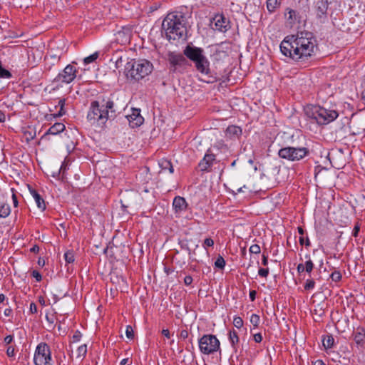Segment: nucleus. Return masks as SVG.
Here are the masks:
<instances>
[{"instance_id":"nucleus-40","label":"nucleus","mask_w":365,"mask_h":365,"mask_svg":"<svg viewBox=\"0 0 365 365\" xmlns=\"http://www.w3.org/2000/svg\"><path fill=\"white\" fill-rule=\"evenodd\" d=\"M258 274L260 276V277H267V275L269 274V269H264V268H260L259 270H258Z\"/></svg>"},{"instance_id":"nucleus-22","label":"nucleus","mask_w":365,"mask_h":365,"mask_svg":"<svg viewBox=\"0 0 365 365\" xmlns=\"http://www.w3.org/2000/svg\"><path fill=\"white\" fill-rule=\"evenodd\" d=\"M11 213V208L9 204L2 202L0 204V217L6 218Z\"/></svg>"},{"instance_id":"nucleus-8","label":"nucleus","mask_w":365,"mask_h":365,"mask_svg":"<svg viewBox=\"0 0 365 365\" xmlns=\"http://www.w3.org/2000/svg\"><path fill=\"white\" fill-rule=\"evenodd\" d=\"M337 4L335 0H318L314 6V14L321 23L328 20L329 16L332 15L333 7Z\"/></svg>"},{"instance_id":"nucleus-38","label":"nucleus","mask_w":365,"mask_h":365,"mask_svg":"<svg viewBox=\"0 0 365 365\" xmlns=\"http://www.w3.org/2000/svg\"><path fill=\"white\" fill-rule=\"evenodd\" d=\"M214 245V240L210 238V237H207L206 239H205L203 243H202V247L207 250V248L208 247H213Z\"/></svg>"},{"instance_id":"nucleus-6","label":"nucleus","mask_w":365,"mask_h":365,"mask_svg":"<svg viewBox=\"0 0 365 365\" xmlns=\"http://www.w3.org/2000/svg\"><path fill=\"white\" fill-rule=\"evenodd\" d=\"M184 55L195 63L196 69L203 74H208L210 71V62L204 54L202 48L187 46L184 50Z\"/></svg>"},{"instance_id":"nucleus-26","label":"nucleus","mask_w":365,"mask_h":365,"mask_svg":"<svg viewBox=\"0 0 365 365\" xmlns=\"http://www.w3.org/2000/svg\"><path fill=\"white\" fill-rule=\"evenodd\" d=\"M87 354V346L86 344H83L78 346L77 349V358L80 359L81 361L86 357Z\"/></svg>"},{"instance_id":"nucleus-1","label":"nucleus","mask_w":365,"mask_h":365,"mask_svg":"<svg viewBox=\"0 0 365 365\" xmlns=\"http://www.w3.org/2000/svg\"><path fill=\"white\" fill-rule=\"evenodd\" d=\"M316 39L312 33L304 31L287 36L281 42V53L295 62H304L314 54Z\"/></svg>"},{"instance_id":"nucleus-16","label":"nucleus","mask_w":365,"mask_h":365,"mask_svg":"<svg viewBox=\"0 0 365 365\" xmlns=\"http://www.w3.org/2000/svg\"><path fill=\"white\" fill-rule=\"evenodd\" d=\"M242 133V128L237 125H229L225 130V136L231 140L238 139Z\"/></svg>"},{"instance_id":"nucleus-64","label":"nucleus","mask_w":365,"mask_h":365,"mask_svg":"<svg viewBox=\"0 0 365 365\" xmlns=\"http://www.w3.org/2000/svg\"><path fill=\"white\" fill-rule=\"evenodd\" d=\"M128 358H126V359H123L120 361V365H125V364L128 363Z\"/></svg>"},{"instance_id":"nucleus-23","label":"nucleus","mask_w":365,"mask_h":365,"mask_svg":"<svg viewBox=\"0 0 365 365\" xmlns=\"http://www.w3.org/2000/svg\"><path fill=\"white\" fill-rule=\"evenodd\" d=\"M65 104H66L65 99H60L58 101V105L56 106V108L59 107L60 110L57 113L52 115L54 118L61 117L62 115H65V113H66V110L64 109Z\"/></svg>"},{"instance_id":"nucleus-48","label":"nucleus","mask_w":365,"mask_h":365,"mask_svg":"<svg viewBox=\"0 0 365 365\" xmlns=\"http://www.w3.org/2000/svg\"><path fill=\"white\" fill-rule=\"evenodd\" d=\"M46 319L49 324H53L54 321H55V317L53 314H51V315L46 314Z\"/></svg>"},{"instance_id":"nucleus-9","label":"nucleus","mask_w":365,"mask_h":365,"mask_svg":"<svg viewBox=\"0 0 365 365\" xmlns=\"http://www.w3.org/2000/svg\"><path fill=\"white\" fill-rule=\"evenodd\" d=\"M199 349L206 355L212 354L220 349V342L216 336L204 334L198 339Z\"/></svg>"},{"instance_id":"nucleus-55","label":"nucleus","mask_w":365,"mask_h":365,"mask_svg":"<svg viewBox=\"0 0 365 365\" xmlns=\"http://www.w3.org/2000/svg\"><path fill=\"white\" fill-rule=\"evenodd\" d=\"M180 337H181V338H182V339H187V336H188V332H187V331H186V330H182V331H180Z\"/></svg>"},{"instance_id":"nucleus-17","label":"nucleus","mask_w":365,"mask_h":365,"mask_svg":"<svg viewBox=\"0 0 365 365\" xmlns=\"http://www.w3.org/2000/svg\"><path fill=\"white\" fill-rule=\"evenodd\" d=\"M214 20L215 21V28L219 31L225 32L229 29V21L222 15L216 16Z\"/></svg>"},{"instance_id":"nucleus-18","label":"nucleus","mask_w":365,"mask_h":365,"mask_svg":"<svg viewBox=\"0 0 365 365\" xmlns=\"http://www.w3.org/2000/svg\"><path fill=\"white\" fill-rule=\"evenodd\" d=\"M187 204L185 199L180 196H176L173 202V207L175 213H181L185 211Z\"/></svg>"},{"instance_id":"nucleus-43","label":"nucleus","mask_w":365,"mask_h":365,"mask_svg":"<svg viewBox=\"0 0 365 365\" xmlns=\"http://www.w3.org/2000/svg\"><path fill=\"white\" fill-rule=\"evenodd\" d=\"M299 244L301 245H303L304 244H305V245L307 246V247L310 246V241H309L308 237H307V240H306V242H305V240L304 239V237L303 236H300L299 239Z\"/></svg>"},{"instance_id":"nucleus-39","label":"nucleus","mask_w":365,"mask_h":365,"mask_svg":"<svg viewBox=\"0 0 365 365\" xmlns=\"http://www.w3.org/2000/svg\"><path fill=\"white\" fill-rule=\"evenodd\" d=\"M249 250L252 254H259L261 252L260 247L257 244L251 245Z\"/></svg>"},{"instance_id":"nucleus-5","label":"nucleus","mask_w":365,"mask_h":365,"mask_svg":"<svg viewBox=\"0 0 365 365\" xmlns=\"http://www.w3.org/2000/svg\"><path fill=\"white\" fill-rule=\"evenodd\" d=\"M305 112L308 117L314 119L319 125L329 124L339 116L336 109L317 105L308 106Z\"/></svg>"},{"instance_id":"nucleus-45","label":"nucleus","mask_w":365,"mask_h":365,"mask_svg":"<svg viewBox=\"0 0 365 365\" xmlns=\"http://www.w3.org/2000/svg\"><path fill=\"white\" fill-rule=\"evenodd\" d=\"M193 279L190 275H187L184 278V284L189 286L192 283Z\"/></svg>"},{"instance_id":"nucleus-25","label":"nucleus","mask_w":365,"mask_h":365,"mask_svg":"<svg viewBox=\"0 0 365 365\" xmlns=\"http://www.w3.org/2000/svg\"><path fill=\"white\" fill-rule=\"evenodd\" d=\"M280 5V0H267V8L269 11L273 12Z\"/></svg>"},{"instance_id":"nucleus-32","label":"nucleus","mask_w":365,"mask_h":365,"mask_svg":"<svg viewBox=\"0 0 365 365\" xmlns=\"http://www.w3.org/2000/svg\"><path fill=\"white\" fill-rule=\"evenodd\" d=\"M315 287L314 279L312 278H309L306 280L304 288L305 290H311L313 289Z\"/></svg>"},{"instance_id":"nucleus-21","label":"nucleus","mask_w":365,"mask_h":365,"mask_svg":"<svg viewBox=\"0 0 365 365\" xmlns=\"http://www.w3.org/2000/svg\"><path fill=\"white\" fill-rule=\"evenodd\" d=\"M229 341L232 349L237 351V348L240 342L237 332L235 330H231L229 332Z\"/></svg>"},{"instance_id":"nucleus-30","label":"nucleus","mask_w":365,"mask_h":365,"mask_svg":"<svg viewBox=\"0 0 365 365\" xmlns=\"http://www.w3.org/2000/svg\"><path fill=\"white\" fill-rule=\"evenodd\" d=\"M99 53L98 52H95L93 54L84 58L83 62L85 64H89L93 61H95L98 58Z\"/></svg>"},{"instance_id":"nucleus-10","label":"nucleus","mask_w":365,"mask_h":365,"mask_svg":"<svg viewBox=\"0 0 365 365\" xmlns=\"http://www.w3.org/2000/svg\"><path fill=\"white\" fill-rule=\"evenodd\" d=\"M34 363L35 365H53L51 351L46 343L41 342L37 345L34 352Z\"/></svg>"},{"instance_id":"nucleus-47","label":"nucleus","mask_w":365,"mask_h":365,"mask_svg":"<svg viewBox=\"0 0 365 365\" xmlns=\"http://www.w3.org/2000/svg\"><path fill=\"white\" fill-rule=\"evenodd\" d=\"M29 311L31 314H35L37 312V306L34 302H31L30 304Z\"/></svg>"},{"instance_id":"nucleus-46","label":"nucleus","mask_w":365,"mask_h":365,"mask_svg":"<svg viewBox=\"0 0 365 365\" xmlns=\"http://www.w3.org/2000/svg\"><path fill=\"white\" fill-rule=\"evenodd\" d=\"M253 339L256 343H260L262 341V336L260 333L255 334Z\"/></svg>"},{"instance_id":"nucleus-56","label":"nucleus","mask_w":365,"mask_h":365,"mask_svg":"<svg viewBox=\"0 0 365 365\" xmlns=\"http://www.w3.org/2000/svg\"><path fill=\"white\" fill-rule=\"evenodd\" d=\"M289 14V19H292L294 17H295L296 11L293 9H289L288 11Z\"/></svg>"},{"instance_id":"nucleus-19","label":"nucleus","mask_w":365,"mask_h":365,"mask_svg":"<svg viewBox=\"0 0 365 365\" xmlns=\"http://www.w3.org/2000/svg\"><path fill=\"white\" fill-rule=\"evenodd\" d=\"M29 191H30L31 195L34 197L38 208L42 211L46 210V206L45 201L41 197V196L38 193V192L32 188H29Z\"/></svg>"},{"instance_id":"nucleus-54","label":"nucleus","mask_w":365,"mask_h":365,"mask_svg":"<svg viewBox=\"0 0 365 365\" xmlns=\"http://www.w3.org/2000/svg\"><path fill=\"white\" fill-rule=\"evenodd\" d=\"M262 263L264 266H267L268 264V257L264 254L262 255Z\"/></svg>"},{"instance_id":"nucleus-44","label":"nucleus","mask_w":365,"mask_h":365,"mask_svg":"<svg viewBox=\"0 0 365 365\" xmlns=\"http://www.w3.org/2000/svg\"><path fill=\"white\" fill-rule=\"evenodd\" d=\"M6 354L9 357H12L15 355V349L13 346H9L6 349Z\"/></svg>"},{"instance_id":"nucleus-57","label":"nucleus","mask_w":365,"mask_h":365,"mask_svg":"<svg viewBox=\"0 0 365 365\" xmlns=\"http://www.w3.org/2000/svg\"><path fill=\"white\" fill-rule=\"evenodd\" d=\"M12 309L11 308H7L4 310V315L6 317H10L12 314Z\"/></svg>"},{"instance_id":"nucleus-13","label":"nucleus","mask_w":365,"mask_h":365,"mask_svg":"<svg viewBox=\"0 0 365 365\" xmlns=\"http://www.w3.org/2000/svg\"><path fill=\"white\" fill-rule=\"evenodd\" d=\"M127 118L133 128L139 127L144 121L143 117L140 115V110L138 108L132 109V113L127 115Z\"/></svg>"},{"instance_id":"nucleus-51","label":"nucleus","mask_w":365,"mask_h":365,"mask_svg":"<svg viewBox=\"0 0 365 365\" xmlns=\"http://www.w3.org/2000/svg\"><path fill=\"white\" fill-rule=\"evenodd\" d=\"M304 267H305V264H302V263H300L297 265V272L299 274H301V273L305 272Z\"/></svg>"},{"instance_id":"nucleus-7","label":"nucleus","mask_w":365,"mask_h":365,"mask_svg":"<svg viewBox=\"0 0 365 365\" xmlns=\"http://www.w3.org/2000/svg\"><path fill=\"white\" fill-rule=\"evenodd\" d=\"M309 155V150L305 147L287 146L278 151V155L289 161H299Z\"/></svg>"},{"instance_id":"nucleus-29","label":"nucleus","mask_w":365,"mask_h":365,"mask_svg":"<svg viewBox=\"0 0 365 365\" xmlns=\"http://www.w3.org/2000/svg\"><path fill=\"white\" fill-rule=\"evenodd\" d=\"M305 257L309 258V259L307 260L304 263V264H305L304 269H305L306 272L310 274L314 267V264L313 262L310 259L309 255H306Z\"/></svg>"},{"instance_id":"nucleus-28","label":"nucleus","mask_w":365,"mask_h":365,"mask_svg":"<svg viewBox=\"0 0 365 365\" xmlns=\"http://www.w3.org/2000/svg\"><path fill=\"white\" fill-rule=\"evenodd\" d=\"M160 166L162 168L163 170L168 169L169 172L170 173H173L174 171L173 167L171 163L167 160H163L160 163Z\"/></svg>"},{"instance_id":"nucleus-3","label":"nucleus","mask_w":365,"mask_h":365,"mask_svg":"<svg viewBox=\"0 0 365 365\" xmlns=\"http://www.w3.org/2000/svg\"><path fill=\"white\" fill-rule=\"evenodd\" d=\"M162 27L169 40L179 39L186 31L184 16L180 13H170L164 19Z\"/></svg>"},{"instance_id":"nucleus-14","label":"nucleus","mask_w":365,"mask_h":365,"mask_svg":"<svg viewBox=\"0 0 365 365\" xmlns=\"http://www.w3.org/2000/svg\"><path fill=\"white\" fill-rule=\"evenodd\" d=\"M216 158L214 154L207 153L204 158L200 161L198 167L202 172H209Z\"/></svg>"},{"instance_id":"nucleus-52","label":"nucleus","mask_w":365,"mask_h":365,"mask_svg":"<svg viewBox=\"0 0 365 365\" xmlns=\"http://www.w3.org/2000/svg\"><path fill=\"white\" fill-rule=\"evenodd\" d=\"M14 336L12 335H8L4 338V341L6 344H9L12 342Z\"/></svg>"},{"instance_id":"nucleus-41","label":"nucleus","mask_w":365,"mask_h":365,"mask_svg":"<svg viewBox=\"0 0 365 365\" xmlns=\"http://www.w3.org/2000/svg\"><path fill=\"white\" fill-rule=\"evenodd\" d=\"M31 276L36 279L37 282H40L42 279V276L37 270H34L31 273Z\"/></svg>"},{"instance_id":"nucleus-33","label":"nucleus","mask_w":365,"mask_h":365,"mask_svg":"<svg viewBox=\"0 0 365 365\" xmlns=\"http://www.w3.org/2000/svg\"><path fill=\"white\" fill-rule=\"evenodd\" d=\"M250 322L255 327H258L260 322L259 316L256 314H252L250 317Z\"/></svg>"},{"instance_id":"nucleus-60","label":"nucleus","mask_w":365,"mask_h":365,"mask_svg":"<svg viewBox=\"0 0 365 365\" xmlns=\"http://www.w3.org/2000/svg\"><path fill=\"white\" fill-rule=\"evenodd\" d=\"M38 302L42 305V306H46V302H45V299L43 297H38Z\"/></svg>"},{"instance_id":"nucleus-62","label":"nucleus","mask_w":365,"mask_h":365,"mask_svg":"<svg viewBox=\"0 0 365 365\" xmlns=\"http://www.w3.org/2000/svg\"><path fill=\"white\" fill-rule=\"evenodd\" d=\"M297 230H298V232H299V234L301 236H303V235H304V229H303L302 227H297Z\"/></svg>"},{"instance_id":"nucleus-4","label":"nucleus","mask_w":365,"mask_h":365,"mask_svg":"<svg viewBox=\"0 0 365 365\" xmlns=\"http://www.w3.org/2000/svg\"><path fill=\"white\" fill-rule=\"evenodd\" d=\"M153 68V64L148 60L133 59L126 63L125 73L128 80L138 82L150 74Z\"/></svg>"},{"instance_id":"nucleus-36","label":"nucleus","mask_w":365,"mask_h":365,"mask_svg":"<svg viewBox=\"0 0 365 365\" xmlns=\"http://www.w3.org/2000/svg\"><path fill=\"white\" fill-rule=\"evenodd\" d=\"M233 324L236 328L240 329L243 326L242 319L240 317H235L233 319Z\"/></svg>"},{"instance_id":"nucleus-11","label":"nucleus","mask_w":365,"mask_h":365,"mask_svg":"<svg viewBox=\"0 0 365 365\" xmlns=\"http://www.w3.org/2000/svg\"><path fill=\"white\" fill-rule=\"evenodd\" d=\"M73 63H75L73 62ZM77 72L78 71L73 64H68L58 74L55 81L67 84L70 83L76 78Z\"/></svg>"},{"instance_id":"nucleus-34","label":"nucleus","mask_w":365,"mask_h":365,"mask_svg":"<svg viewBox=\"0 0 365 365\" xmlns=\"http://www.w3.org/2000/svg\"><path fill=\"white\" fill-rule=\"evenodd\" d=\"M215 265L216 267L223 269L225 266V261L224 258L221 256H219L215 262Z\"/></svg>"},{"instance_id":"nucleus-50","label":"nucleus","mask_w":365,"mask_h":365,"mask_svg":"<svg viewBox=\"0 0 365 365\" xmlns=\"http://www.w3.org/2000/svg\"><path fill=\"white\" fill-rule=\"evenodd\" d=\"M12 190V200H13V204H14V207H17L18 206V200H17V197L16 195V194L14 193V189L11 190Z\"/></svg>"},{"instance_id":"nucleus-24","label":"nucleus","mask_w":365,"mask_h":365,"mask_svg":"<svg viewBox=\"0 0 365 365\" xmlns=\"http://www.w3.org/2000/svg\"><path fill=\"white\" fill-rule=\"evenodd\" d=\"M334 339L331 334L325 336L322 339L323 346L326 349L331 348L334 345Z\"/></svg>"},{"instance_id":"nucleus-63","label":"nucleus","mask_w":365,"mask_h":365,"mask_svg":"<svg viewBox=\"0 0 365 365\" xmlns=\"http://www.w3.org/2000/svg\"><path fill=\"white\" fill-rule=\"evenodd\" d=\"M39 250V247L36 245L34 246L31 249V251L33 252H38Z\"/></svg>"},{"instance_id":"nucleus-58","label":"nucleus","mask_w":365,"mask_h":365,"mask_svg":"<svg viewBox=\"0 0 365 365\" xmlns=\"http://www.w3.org/2000/svg\"><path fill=\"white\" fill-rule=\"evenodd\" d=\"M162 334L168 339H169L170 337V331L168 329H163Z\"/></svg>"},{"instance_id":"nucleus-37","label":"nucleus","mask_w":365,"mask_h":365,"mask_svg":"<svg viewBox=\"0 0 365 365\" xmlns=\"http://www.w3.org/2000/svg\"><path fill=\"white\" fill-rule=\"evenodd\" d=\"M125 334L128 339H133L134 338V332L130 325L126 326Z\"/></svg>"},{"instance_id":"nucleus-35","label":"nucleus","mask_w":365,"mask_h":365,"mask_svg":"<svg viewBox=\"0 0 365 365\" xmlns=\"http://www.w3.org/2000/svg\"><path fill=\"white\" fill-rule=\"evenodd\" d=\"M331 279L334 282H339L341 279V274L339 271H334L330 275Z\"/></svg>"},{"instance_id":"nucleus-53","label":"nucleus","mask_w":365,"mask_h":365,"mask_svg":"<svg viewBox=\"0 0 365 365\" xmlns=\"http://www.w3.org/2000/svg\"><path fill=\"white\" fill-rule=\"evenodd\" d=\"M257 292L255 290L250 291V299L252 302H254L256 298Z\"/></svg>"},{"instance_id":"nucleus-59","label":"nucleus","mask_w":365,"mask_h":365,"mask_svg":"<svg viewBox=\"0 0 365 365\" xmlns=\"http://www.w3.org/2000/svg\"><path fill=\"white\" fill-rule=\"evenodd\" d=\"M5 121V114L4 113L0 110V123Z\"/></svg>"},{"instance_id":"nucleus-2","label":"nucleus","mask_w":365,"mask_h":365,"mask_svg":"<svg viewBox=\"0 0 365 365\" xmlns=\"http://www.w3.org/2000/svg\"><path fill=\"white\" fill-rule=\"evenodd\" d=\"M113 106L110 98L92 101L87 114L88 121L93 125L103 126L108 119L109 110L115 112Z\"/></svg>"},{"instance_id":"nucleus-15","label":"nucleus","mask_w":365,"mask_h":365,"mask_svg":"<svg viewBox=\"0 0 365 365\" xmlns=\"http://www.w3.org/2000/svg\"><path fill=\"white\" fill-rule=\"evenodd\" d=\"M353 339L359 349L365 346V329L363 327H358L352 334Z\"/></svg>"},{"instance_id":"nucleus-61","label":"nucleus","mask_w":365,"mask_h":365,"mask_svg":"<svg viewBox=\"0 0 365 365\" xmlns=\"http://www.w3.org/2000/svg\"><path fill=\"white\" fill-rule=\"evenodd\" d=\"M314 365H325L322 360L318 359L314 362Z\"/></svg>"},{"instance_id":"nucleus-49","label":"nucleus","mask_w":365,"mask_h":365,"mask_svg":"<svg viewBox=\"0 0 365 365\" xmlns=\"http://www.w3.org/2000/svg\"><path fill=\"white\" fill-rule=\"evenodd\" d=\"M81 334L80 331H76V333L73 336V342L78 341L81 339Z\"/></svg>"},{"instance_id":"nucleus-12","label":"nucleus","mask_w":365,"mask_h":365,"mask_svg":"<svg viewBox=\"0 0 365 365\" xmlns=\"http://www.w3.org/2000/svg\"><path fill=\"white\" fill-rule=\"evenodd\" d=\"M168 61L173 67V71H175L178 66H182L187 62L186 58L182 54L175 52L168 53Z\"/></svg>"},{"instance_id":"nucleus-27","label":"nucleus","mask_w":365,"mask_h":365,"mask_svg":"<svg viewBox=\"0 0 365 365\" xmlns=\"http://www.w3.org/2000/svg\"><path fill=\"white\" fill-rule=\"evenodd\" d=\"M64 259L66 263L71 264L75 261L74 252L72 250H68L64 253Z\"/></svg>"},{"instance_id":"nucleus-31","label":"nucleus","mask_w":365,"mask_h":365,"mask_svg":"<svg viewBox=\"0 0 365 365\" xmlns=\"http://www.w3.org/2000/svg\"><path fill=\"white\" fill-rule=\"evenodd\" d=\"M12 76L10 71L4 68L1 65V62L0 61V78H10Z\"/></svg>"},{"instance_id":"nucleus-20","label":"nucleus","mask_w":365,"mask_h":365,"mask_svg":"<svg viewBox=\"0 0 365 365\" xmlns=\"http://www.w3.org/2000/svg\"><path fill=\"white\" fill-rule=\"evenodd\" d=\"M66 129V126L63 123H56L47 130L43 138H45L48 135H57L62 133Z\"/></svg>"},{"instance_id":"nucleus-42","label":"nucleus","mask_w":365,"mask_h":365,"mask_svg":"<svg viewBox=\"0 0 365 365\" xmlns=\"http://www.w3.org/2000/svg\"><path fill=\"white\" fill-rule=\"evenodd\" d=\"M360 230V224L359 222L356 223L352 231V235L355 237L358 236L359 232Z\"/></svg>"}]
</instances>
